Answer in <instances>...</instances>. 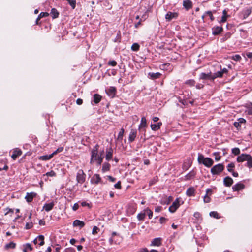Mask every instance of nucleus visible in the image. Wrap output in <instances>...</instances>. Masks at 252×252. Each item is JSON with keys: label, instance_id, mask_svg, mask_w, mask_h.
Wrapping results in <instances>:
<instances>
[{"label": "nucleus", "instance_id": "f257e3e1", "mask_svg": "<svg viewBox=\"0 0 252 252\" xmlns=\"http://www.w3.org/2000/svg\"><path fill=\"white\" fill-rule=\"evenodd\" d=\"M98 146L96 145L92 150L90 163L92 164L94 161L97 162L98 165H100L104 158V151H102L100 154H98Z\"/></svg>", "mask_w": 252, "mask_h": 252}, {"label": "nucleus", "instance_id": "f03ea898", "mask_svg": "<svg viewBox=\"0 0 252 252\" xmlns=\"http://www.w3.org/2000/svg\"><path fill=\"white\" fill-rule=\"evenodd\" d=\"M224 169V166L222 164H218L214 166L211 169V173L213 175H218L220 174Z\"/></svg>", "mask_w": 252, "mask_h": 252}, {"label": "nucleus", "instance_id": "7ed1b4c3", "mask_svg": "<svg viewBox=\"0 0 252 252\" xmlns=\"http://www.w3.org/2000/svg\"><path fill=\"white\" fill-rule=\"evenodd\" d=\"M86 175L82 170H79L77 174L76 180L78 183L82 184L85 181Z\"/></svg>", "mask_w": 252, "mask_h": 252}, {"label": "nucleus", "instance_id": "20e7f679", "mask_svg": "<svg viewBox=\"0 0 252 252\" xmlns=\"http://www.w3.org/2000/svg\"><path fill=\"white\" fill-rule=\"evenodd\" d=\"M179 200L177 198L175 201L172 203V205L169 208V211L171 213H174L179 207Z\"/></svg>", "mask_w": 252, "mask_h": 252}, {"label": "nucleus", "instance_id": "39448f33", "mask_svg": "<svg viewBox=\"0 0 252 252\" xmlns=\"http://www.w3.org/2000/svg\"><path fill=\"white\" fill-rule=\"evenodd\" d=\"M178 17V13L169 11L165 15V19L167 21H170L173 19H176Z\"/></svg>", "mask_w": 252, "mask_h": 252}, {"label": "nucleus", "instance_id": "423d86ee", "mask_svg": "<svg viewBox=\"0 0 252 252\" xmlns=\"http://www.w3.org/2000/svg\"><path fill=\"white\" fill-rule=\"evenodd\" d=\"M34 244L38 243L39 246H43L44 244V237L43 235H39L33 241Z\"/></svg>", "mask_w": 252, "mask_h": 252}, {"label": "nucleus", "instance_id": "0eeeda50", "mask_svg": "<svg viewBox=\"0 0 252 252\" xmlns=\"http://www.w3.org/2000/svg\"><path fill=\"white\" fill-rule=\"evenodd\" d=\"M206 195L204 196L203 198V201L204 203H209L210 202L211 198L209 197V195L212 194V189H207L206 191Z\"/></svg>", "mask_w": 252, "mask_h": 252}, {"label": "nucleus", "instance_id": "6e6552de", "mask_svg": "<svg viewBox=\"0 0 252 252\" xmlns=\"http://www.w3.org/2000/svg\"><path fill=\"white\" fill-rule=\"evenodd\" d=\"M37 194L35 192H30V193H27L26 195L25 196V199L28 202H31L33 197H35L36 196Z\"/></svg>", "mask_w": 252, "mask_h": 252}, {"label": "nucleus", "instance_id": "1a4fd4ad", "mask_svg": "<svg viewBox=\"0 0 252 252\" xmlns=\"http://www.w3.org/2000/svg\"><path fill=\"white\" fill-rule=\"evenodd\" d=\"M22 154V152L20 149L18 148H16L14 150L13 152V154L11 155V158L15 160L16 158L18 157L21 156Z\"/></svg>", "mask_w": 252, "mask_h": 252}, {"label": "nucleus", "instance_id": "9d476101", "mask_svg": "<svg viewBox=\"0 0 252 252\" xmlns=\"http://www.w3.org/2000/svg\"><path fill=\"white\" fill-rule=\"evenodd\" d=\"M252 12V8L248 7L244 9L242 12L241 14L242 15L243 18L244 19L247 18Z\"/></svg>", "mask_w": 252, "mask_h": 252}, {"label": "nucleus", "instance_id": "9b49d317", "mask_svg": "<svg viewBox=\"0 0 252 252\" xmlns=\"http://www.w3.org/2000/svg\"><path fill=\"white\" fill-rule=\"evenodd\" d=\"M101 181V178L99 174H95L91 178V182L93 184H98Z\"/></svg>", "mask_w": 252, "mask_h": 252}, {"label": "nucleus", "instance_id": "f8f14e48", "mask_svg": "<svg viewBox=\"0 0 252 252\" xmlns=\"http://www.w3.org/2000/svg\"><path fill=\"white\" fill-rule=\"evenodd\" d=\"M213 163V160L210 158H205L204 161H202V164L207 167L212 166Z\"/></svg>", "mask_w": 252, "mask_h": 252}, {"label": "nucleus", "instance_id": "ddd939ff", "mask_svg": "<svg viewBox=\"0 0 252 252\" xmlns=\"http://www.w3.org/2000/svg\"><path fill=\"white\" fill-rule=\"evenodd\" d=\"M233 183V179L231 177L227 176L224 178L223 183L225 186L230 187L232 185Z\"/></svg>", "mask_w": 252, "mask_h": 252}, {"label": "nucleus", "instance_id": "4468645a", "mask_svg": "<svg viewBox=\"0 0 252 252\" xmlns=\"http://www.w3.org/2000/svg\"><path fill=\"white\" fill-rule=\"evenodd\" d=\"M136 134H137L136 130L131 129L129 135V137H128L129 141L130 142H133L134 140V139L136 136Z\"/></svg>", "mask_w": 252, "mask_h": 252}, {"label": "nucleus", "instance_id": "2eb2a0df", "mask_svg": "<svg viewBox=\"0 0 252 252\" xmlns=\"http://www.w3.org/2000/svg\"><path fill=\"white\" fill-rule=\"evenodd\" d=\"M172 200V197L171 196H164L162 197L160 203L163 204H168Z\"/></svg>", "mask_w": 252, "mask_h": 252}, {"label": "nucleus", "instance_id": "dca6fc26", "mask_svg": "<svg viewBox=\"0 0 252 252\" xmlns=\"http://www.w3.org/2000/svg\"><path fill=\"white\" fill-rule=\"evenodd\" d=\"M223 30L222 27L217 26L212 28V33L213 35H216L220 34Z\"/></svg>", "mask_w": 252, "mask_h": 252}, {"label": "nucleus", "instance_id": "f3484780", "mask_svg": "<svg viewBox=\"0 0 252 252\" xmlns=\"http://www.w3.org/2000/svg\"><path fill=\"white\" fill-rule=\"evenodd\" d=\"M249 156L248 154H242L237 157V161L239 162L247 161Z\"/></svg>", "mask_w": 252, "mask_h": 252}, {"label": "nucleus", "instance_id": "a211bd4d", "mask_svg": "<svg viewBox=\"0 0 252 252\" xmlns=\"http://www.w3.org/2000/svg\"><path fill=\"white\" fill-rule=\"evenodd\" d=\"M161 238H155L152 241L151 246H160L161 245Z\"/></svg>", "mask_w": 252, "mask_h": 252}, {"label": "nucleus", "instance_id": "6ab92c4d", "mask_svg": "<svg viewBox=\"0 0 252 252\" xmlns=\"http://www.w3.org/2000/svg\"><path fill=\"white\" fill-rule=\"evenodd\" d=\"M116 92V89L114 87H110L107 90H106L108 95L111 97H114Z\"/></svg>", "mask_w": 252, "mask_h": 252}, {"label": "nucleus", "instance_id": "aec40b11", "mask_svg": "<svg viewBox=\"0 0 252 252\" xmlns=\"http://www.w3.org/2000/svg\"><path fill=\"white\" fill-rule=\"evenodd\" d=\"M245 187V186L243 184L241 183H238L232 187V189L233 191H238L241 189H243Z\"/></svg>", "mask_w": 252, "mask_h": 252}, {"label": "nucleus", "instance_id": "412c9836", "mask_svg": "<svg viewBox=\"0 0 252 252\" xmlns=\"http://www.w3.org/2000/svg\"><path fill=\"white\" fill-rule=\"evenodd\" d=\"M73 225L74 226H78L80 228H81L85 226V223L83 221H81L78 220H76L73 221Z\"/></svg>", "mask_w": 252, "mask_h": 252}, {"label": "nucleus", "instance_id": "4be33fe9", "mask_svg": "<svg viewBox=\"0 0 252 252\" xmlns=\"http://www.w3.org/2000/svg\"><path fill=\"white\" fill-rule=\"evenodd\" d=\"M23 252H28V251H32L33 250L32 247L30 243H26L25 244H24L23 245Z\"/></svg>", "mask_w": 252, "mask_h": 252}, {"label": "nucleus", "instance_id": "5701e85b", "mask_svg": "<svg viewBox=\"0 0 252 252\" xmlns=\"http://www.w3.org/2000/svg\"><path fill=\"white\" fill-rule=\"evenodd\" d=\"M54 206L53 202L45 204L43 206V209L47 212L51 210Z\"/></svg>", "mask_w": 252, "mask_h": 252}, {"label": "nucleus", "instance_id": "b1692460", "mask_svg": "<svg viewBox=\"0 0 252 252\" xmlns=\"http://www.w3.org/2000/svg\"><path fill=\"white\" fill-rule=\"evenodd\" d=\"M147 126L146 119L145 117H143L141 118V123L139 126V129L141 130L143 128H145Z\"/></svg>", "mask_w": 252, "mask_h": 252}, {"label": "nucleus", "instance_id": "393cba45", "mask_svg": "<svg viewBox=\"0 0 252 252\" xmlns=\"http://www.w3.org/2000/svg\"><path fill=\"white\" fill-rule=\"evenodd\" d=\"M213 76L211 75V73H209L208 74H206L205 73H202L200 75V78L202 79H210L212 80V77Z\"/></svg>", "mask_w": 252, "mask_h": 252}, {"label": "nucleus", "instance_id": "a878e982", "mask_svg": "<svg viewBox=\"0 0 252 252\" xmlns=\"http://www.w3.org/2000/svg\"><path fill=\"white\" fill-rule=\"evenodd\" d=\"M113 156V150L112 148H110L108 151L106 152V160L109 161L112 158Z\"/></svg>", "mask_w": 252, "mask_h": 252}, {"label": "nucleus", "instance_id": "bb28decb", "mask_svg": "<svg viewBox=\"0 0 252 252\" xmlns=\"http://www.w3.org/2000/svg\"><path fill=\"white\" fill-rule=\"evenodd\" d=\"M183 6L187 9H189L192 7V3L189 0H185L183 1Z\"/></svg>", "mask_w": 252, "mask_h": 252}, {"label": "nucleus", "instance_id": "cd10ccee", "mask_svg": "<svg viewBox=\"0 0 252 252\" xmlns=\"http://www.w3.org/2000/svg\"><path fill=\"white\" fill-rule=\"evenodd\" d=\"M148 75L150 77L151 79H155L159 78L161 76V74L159 72L149 73L148 74Z\"/></svg>", "mask_w": 252, "mask_h": 252}, {"label": "nucleus", "instance_id": "c85d7f7f", "mask_svg": "<svg viewBox=\"0 0 252 252\" xmlns=\"http://www.w3.org/2000/svg\"><path fill=\"white\" fill-rule=\"evenodd\" d=\"M162 125L161 122H158L157 124H151V127L152 130L154 131L158 130L160 127V126Z\"/></svg>", "mask_w": 252, "mask_h": 252}, {"label": "nucleus", "instance_id": "c756f323", "mask_svg": "<svg viewBox=\"0 0 252 252\" xmlns=\"http://www.w3.org/2000/svg\"><path fill=\"white\" fill-rule=\"evenodd\" d=\"M101 96L98 94H94V102L95 104L98 103L101 100Z\"/></svg>", "mask_w": 252, "mask_h": 252}, {"label": "nucleus", "instance_id": "7c9ffc66", "mask_svg": "<svg viewBox=\"0 0 252 252\" xmlns=\"http://www.w3.org/2000/svg\"><path fill=\"white\" fill-rule=\"evenodd\" d=\"M195 190L193 188H189L186 191V194L188 196H191L194 195Z\"/></svg>", "mask_w": 252, "mask_h": 252}, {"label": "nucleus", "instance_id": "2f4dec72", "mask_svg": "<svg viewBox=\"0 0 252 252\" xmlns=\"http://www.w3.org/2000/svg\"><path fill=\"white\" fill-rule=\"evenodd\" d=\"M110 168V164L108 163L105 162L103 164L102 170L103 172L109 171Z\"/></svg>", "mask_w": 252, "mask_h": 252}, {"label": "nucleus", "instance_id": "473e14b6", "mask_svg": "<svg viewBox=\"0 0 252 252\" xmlns=\"http://www.w3.org/2000/svg\"><path fill=\"white\" fill-rule=\"evenodd\" d=\"M51 14L53 18H56L59 16V12L55 8H52L51 9Z\"/></svg>", "mask_w": 252, "mask_h": 252}, {"label": "nucleus", "instance_id": "72a5a7b5", "mask_svg": "<svg viewBox=\"0 0 252 252\" xmlns=\"http://www.w3.org/2000/svg\"><path fill=\"white\" fill-rule=\"evenodd\" d=\"M15 246H16V244L15 243H14L13 242H11L5 245V248L6 249H14V248H15Z\"/></svg>", "mask_w": 252, "mask_h": 252}, {"label": "nucleus", "instance_id": "f704fd0d", "mask_svg": "<svg viewBox=\"0 0 252 252\" xmlns=\"http://www.w3.org/2000/svg\"><path fill=\"white\" fill-rule=\"evenodd\" d=\"M103 5L104 7L107 9H110L112 8V5L108 0H105L103 2Z\"/></svg>", "mask_w": 252, "mask_h": 252}, {"label": "nucleus", "instance_id": "c9c22d12", "mask_svg": "<svg viewBox=\"0 0 252 252\" xmlns=\"http://www.w3.org/2000/svg\"><path fill=\"white\" fill-rule=\"evenodd\" d=\"M222 75L223 74L221 71H218L213 75L212 80H213L214 79L217 77H222Z\"/></svg>", "mask_w": 252, "mask_h": 252}, {"label": "nucleus", "instance_id": "e433bc0d", "mask_svg": "<svg viewBox=\"0 0 252 252\" xmlns=\"http://www.w3.org/2000/svg\"><path fill=\"white\" fill-rule=\"evenodd\" d=\"M247 161V164L248 167H249V168H252V157L250 155H249Z\"/></svg>", "mask_w": 252, "mask_h": 252}, {"label": "nucleus", "instance_id": "4c0bfd02", "mask_svg": "<svg viewBox=\"0 0 252 252\" xmlns=\"http://www.w3.org/2000/svg\"><path fill=\"white\" fill-rule=\"evenodd\" d=\"M210 216L212 217L219 219L220 218V216H219V214L216 212V211H212L209 214Z\"/></svg>", "mask_w": 252, "mask_h": 252}, {"label": "nucleus", "instance_id": "58836bf2", "mask_svg": "<svg viewBox=\"0 0 252 252\" xmlns=\"http://www.w3.org/2000/svg\"><path fill=\"white\" fill-rule=\"evenodd\" d=\"M145 213H140L137 215V219L140 220H143L145 217Z\"/></svg>", "mask_w": 252, "mask_h": 252}, {"label": "nucleus", "instance_id": "ea45409f", "mask_svg": "<svg viewBox=\"0 0 252 252\" xmlns=\"http://www.w3.org/2000/svg\"><path fill=\"white\" fill-rule=\"evenodd\" d=\"M72 9H74L76 7V0H66Z\"/></svg>", "mask_w": 252, "mask_h": 252}, {"label": "nucleus", "instance_id": "a19ab883", "mask_svg": "<svg viewBox=\"0 0 252 252\" xmlns=\"http://www.w3.org/2000/svg\"><path fill=\"white\" fill-rule=\"evenodd\" d=\"M53 157V154H50L49 155L43 156L41 157V159L44 160H49Z\"/></svg>", "mask_w": 252, "mask_h": 252}, {"label": "nucleus", "instance_id": "79ce46f5", "mask_svg": "<svg viewBox=\"0 0 252 252\" xmlns=\"http://www.w3.org/2000/svg\"><path fill=\"white\" fill-rule=\"evenodd\" d=\"M144 213L147 212L149 218L151 219L153 217V212L148 208H147L144 210Z\"/></svg>", "mask_w": 252, "mask_h": 252}, {"label": "nucleus", "instance_id": "37998d69", "mask_svg": "<svg viewBox=\"0 0 252 252\" xmlns=\"http://www.w3.org/2000/svg\"><path fill=\"white\" fill-rule=\"evenodd\" d=\"M140 46L138 43H134L131 46V49L134 51H137L139 49Z\"/></svg>", "mask_w": 252, "mask_h": 252}, {"label": "nucleus", "instance_id": "c03bdc74", "mask_svg": "<svg viewBox=\"0 0 252 252\" xmlns=\"http://www.w3.org/2000/svg\"><path fill=\"white\" fill-rule=\"evenodd\" d=\"M205 158H204V156L201 154H199L198 157V161L199 163H202V161H204Z\"/></svg>", "mask_w": 252, "mask_h": 252}, {"label": "nucleus", "instance_id": "a18cd8bd", "mask_svg": "<svg viewBox=\"0 0 252 252\" xmlns=\"http://www.w3.org/2000/svg\"><path fill=\"white\" fill-rule=\"evenodd\" d=\"M124 133V129L122 128L121 129L118 135L117 139L118 140H122L123 138V136Z\"/></svg>", "mask_w": 252, "mask_h": 252}, {"label": "nucleus", "instance_id": "49530a36", "mask_svg": "<svg viewBox=\"0 0 252 252\" xmlns=\"http://www.w3.org/2000/svg\"><path fill=\"white\" fill-rule=\"evenodd\" d=\"M232 152L235 155H238L240 153V150L238 148H234L232 149Z\"/></svg>", "mask_w": 252, "mask_h": 252}, {"label": "nucleus", "instance_id": "de8ad7c7", "mask_svg": "<svg viewBox=\"0 0 252 252\" xmlns=\"http://www.w3.org/2000/svg\"><path fill=\"white\" fill-rule=\"evenodd\" d=\"M49 15L47 12H41L38 16V19H40L41 18L47 17Z\"/></svg>", "mask_w": 252, "mask_h": 252}, {"label": "nucleus", "instance_id": "09e8293b", "mask_svg": "<svg viewBox=\"0 0 252 252\" xmlns=\"http://www.w3.org/2000/svg\"><path fill=\"white\" fill-rule=\"evenodd\" d=\"M44 176L54 177L56 176V173L54 171L51 170L50 172H47Z\"/></svg>", "mask_w": 252, "mask_h": 252}, {"label": "nucleus", "instance_id": "8fccbe9b", "mask_svg": "<svg viewBox=\"0 0 252 252\" xmlns=\"http://www.w3.org/2000/svg\"><path fill=\"white\" fill-rule=\"evenodd\" d=\"M235 166L234 164L233 163H230L228 164L227 166V170L229 172L232 171V168Z\"/></svg>", "mask_w": 252, "mask_h": 252}, {"label": "nucleus", "instance_id": "3c124183", "mask_svg": "<svg viewBox=\"0 0 252 252\" xmlns=\"http://www.w3.org/2000/svg\"><path fill=\"white\" fill-rule=\"evenodd\" d=\"M213 155L215 156V159L217 161H218L220 159L221 156H219V152H215Z\"/></svg>", "mask_w": 252, "mask_h": 252}, {"label": "nucleus", "instance_id": "603ef678", "mask_svg": "<svg viewBox=\"0 0 252 252\" xmlns=\"http://www.w3.org/2000/svg\"><path fill=\"white\" fill-rule=\"evenodd\" d=\"M195 176V174L193 173V172H190V173H189V174H188L186 177V179H188V180H189L190 179H191L192 178H193V177H194Z\"/></svg>", "mask_w": 252, "mask_h": 252}, {"label": "nucleus", "instance_id": "864d4df0", "mask_svg": "<svg viewBox=\"0 0 252 252\" xmlns=\"http://www.w3.org/2000/svg\"><path fill=\"white\" fill-rule=\"evenodd\" d=\"M205 14L208 15L210 17L211 21H213L214 20V17L213 16L212 12L211 11L206 12Z\"/></svg>", "mask_w": 252, "mask_h": 252}, {"label": "nucleus", "instance_id": "5fc2aeb1", "mask_svg": "<svg viewBox=\"0 0 252 252\" xmlns=\"http://www.w3.org/2000/svg\"><path fill=\"white\" fill-rule=\"evenodd\" d=\"M186 84L191 86H194L195 84V81L193 80H189L186 82Z\"/></svg>", "mask_w": 252, "mask_h": 252}, {"label": "nucleus", "instance_id": "6e6d98bb", "mask_svg": "<svg viewBox=\"0 0 252 252\" xmlns=\"http://www.w3.org/2000/svg\"><path fill=\"white\" fill-rule=\"evenodd\" d=\"M232 59L235 61H239L241 59V57L239 55H235L234 56H232Z\"/></svg>", "mask_w": 252, "mask_h": 252}, {"label": "nucleus", "instance_id": "4d7b16f0", "mask_svg": "<svg viewBox=\"0 0 252 252\" xmlns=\"http://www.w3.org/2000/svg\"><path fill=\"white\" fill-rule=\"evenodd\" d=\"M63 149V147H59L56 151H55L52 154H53V156L57 154L58 153H60L62 152Z\"/></svg>", "mask_w": 252, "mask_h": 252}, {"label": "nucleus", "instance_id": "13d9d810", "mask_svg": "<svg viewBox=\"0 0 252 252\" xmlns=\"http://www.w3.org/2000/svg\"><path fill=\"white\" fill-rule=\"evenodd\" d=\"M108 65L112 66H115L117 65V62L115 61H110L108 63Z\"/></svg>", "mask_w": 252, "mask_h": 252}, {"label": "nucleus", "instance_id": "bf43d9fd", "mask_svg": "<svg viewBox=\"0 0 252 252\" xmlns=\"http://www.w3.org/2000/svg\"><path fill=\"white\" fill-rule=\"evenodd\" d=\"M114 187L116 189H121V182L119 181L116 184H115Z\"/></svg>", "mask_w": 252, "mask_h": 252}, {"label": "nucleus", "instance_id": "052dcab7", "mask_svg": "<svg viewBox=\"0 0 252 252\" xmlns=\"http://www.w3.org/2000/svg\"><path fill=\"white\" fill-rule=\"evenodd\" d=\"M98 229V228L97 226H94V227L93 228V230H92V234L94 235H95V234H96L97 233Z\"/></svg>", "mask_w": 252, "mask_h": 252}, {"label": "nucleus", "instance_id": "680f3d73", "mask_svg": "<svg viewBox=\"0 0 252 252\" xmlns=\"http://www.w3.org/2000/svg\"><path fill=\"white\" fill-rule=\"evenodd\" d=\"M64 252H75V250L73 248H68L65 250Z\"/></svg>", "mask_w": 252, "mask_h": 252}, {"label": "nucleus", "instance_id": "e2e57ef3", "mask_svg": "<svg viewBox=\"0 0 252 252\" xmlns=\"http://www.w3.org/2000/svg\"><path fill=\"white\" fill-rule=\"evenodd\" d=\"M5 211L6 212L5 213V215H7L9 213H13V210L10 208H7L5 209Z\"/></svg>", "mask_w": 252, "mask_h": 252}, {"label": "nucleus", "instance_id": "0e129e2a", "mask_svg": "<svg viewBox=\"0 0 252 252\" xmlns=\"http://www.w3.org/2000/svg\"><path fill=\"white\" fill-rule=\"evenodd\" d=\"M228 17V16H222L221 17V20H220V22H222V23H224L226 21V20H227V18Z\"/></svg>", "mask_w": 252, "mask_h": 252}, {"label": "nucleus", "instance_id": "69168bd1", "mask_svg": "<svg viewBox=\"0 0 252 252\" xmlns=\"http://www.w3.org/2000/svg\"><path fill=\"white\" fill-rule=\"evenodd\" d=\"M238 122L239 123H240L241 124L242 123H245L246 122V120L242 118H240L238 119Z\"/></svg>", "mask_w": 252, "mask_h": 252}, {"label": "nucleus", "instance_id": "338daca9", "mask_svg": "<svg viewBox=\"0 0 252 252\" xmlns=\"http://www.w3.org/2000/svg\"><path fill=\"white\" fill-rule=\"evenodd\" d=\"M162 210V207L161 206H157L155 208V211L156 212H159L161 211Z\"/></svg>", "mask_w": 252, "mask_h": 252}, {"label": "nucleus", "instance_id": "774afa93", "mask_svg": "<svg viewBox=\"0 0 252 252\" xmlns=\"http://www.w3.org/2000/svg\"><path fill=\"white\" fill-rule=\"evenodd\" d=\"M78 207H79V205H78V203H75L74 204V205L73 206L72 209L74 211H76L78 209Z\"/></svg>", "mask_w": 252, "mask_h": 252}]
</instances>
